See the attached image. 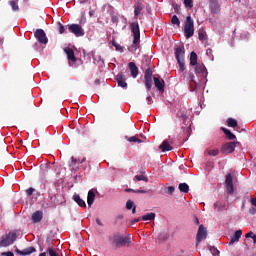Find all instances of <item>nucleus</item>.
<instances>
[{
  "instance_id": "1",
  "label": "nucleus",
  "mask_w": 256,
  "mask_h": 256,
  "mask_svg": "<svg viewBox=\"0 0 256 256\" xmlns=\"http://www.w3.org/2000/svg\"><path fill=\"white\" fill-rule=\"evenodd\" d=\"M175 59L179 66V71L183 73L185 71V63H184V56H185V48L183 45H179L175 47L174 50Z\"/></svg>"
},
{
  "instance_id": "2",
  "label": "nucleus",
  "mask_w": 256,
  "mask_h": 256,
  "mask_svg": "<svg viewBox=\"0 0 256 256\" xmlns=\"http://www.w3.org/2000/svg\"><path fill=\"white\" fill-rule=\"evenodd\" d=\"M131 32L133 33V44L132 48L134 51L140 48V27L138 22H132L130 24Z\"/></svg>"
},
{
  "instance_id": "3",
  "label": "nucleus",
  "mask_w": 256,
  "mask_h": 256,
  "mask_svg": "<svg viewBox=\"0 0 256 256\" xmlns=\"http://www.w3.org/2000/svg\"><path fill=\"white\" fill-rule=\"evenodd\" d=\"M194 33V20L192 19L191 15H188L184 22V36L186 39H190L194 36Z\"/></svg>"
},
{
  "instance_id": "4",
  "label": "nucleus",
  "mask_w": 256,
  "mask_h": 256,
  "mask_svg": "<svg viewBox=\"0 0 256 256\" xmlns=\"http://www.w3.org/2000/svg\"><path fill=\"white\" fill-rule=\"evenodd\" d=\"M112 244L116 248H122V247H125L126 245H130L131 244V236L127 235L126 237H123L120 234H115L112 237Z\"/></svg>"
},
{
  "instance_id": "5",
  "label": "nucleus",
  "mask_w": 256,
  "mask_h": 256,
  "mask_svg": "<svg viewBox=\"0 0 256 256\" xmlns=\"http://www.w3.org/2000/svg\"><path fill=\"white\" fill-rule=\"evenodd\" d=\"M16 239H17L16 233L15 232H9V233L3 235L0 238V247L1 248H7L10 245H13L14 242L16 241Z\"/></svg>"
},
{
  "instance_id": "6",
  "label": "nucleus",
  "mask_w": 256,
  "mask_h": 256,
  "mask_svg": "<svg viewBox=\"0 0 256 256\" xmlns=\"http://www.w3.org/2000/svg\"><path fill=\"white\" fill-rule=\"evenodd\" d=\"M207 237H208L207 228H205L204 225L201 224L198 228L197 235H196V247H198L203 240L207 239Z\"/></svg>"
},
{
  "instance_id": "7",
  "label": "nucleus",
  "mask_w": 256,
  "mask_h": 256,
  "mask_svg": "<svg viewBox=\"0 0 256 256\" xmlns=\"http://www.w3.org/2000/svg\"><path fill=\"white\" fill-rule=\"evenodd\" d=\"M68 31L74 34L76 37H83L85 36V31L79 24H71L68 26Z\"/></svg>"
},
{
  "instance_id": "8",
  "label": "nucleus",
  "mask_w": 256,
  "mask_h": 256,
  "mask_svg": "<svg viewBox=\"0 0 256 256\" xmlns=\"http://www.w3.org/2000/svg\"><path fill=\"white\" fill-rule=\"evenodd\" d=\"M236 144H238V142L224 143L221 147V153L224 155H229V154L233 153L235 151Z\"/></svg>"
},
{
  "instance_id": "9",
  "label": "nucleus",
  "mask_w": 256,
  "mask_h": 256,
  "mask_svg": "<svg viewBox=\"0 0 256 256\" xmlns=\"http://www.w3.org/2000/svg\"><path fill=\"white\" fill-rule=\"evenodd\" d=\"M209 10L213 16L221 13V5L219 4V0H209Z\"/></svg>"
},
{
  "instance_id": "10",
  "label": "nucleus",
  "mask_w": 256,
  "mask_h": 256,
  "mask_svg": "<svg viewBox=\"0 0 256 256\" xmlns=\"http://www.w3.org/2000/svg\"><path fill=\"white\" fill-rule=\"evenodd\" d=\"M64 53L66 54L67 56V60H68V64L70 67L73 66V63H76L77 62V58L75 56V52L74 50H72L71 47H65L64 48Z\"/></svg>"
},
{
  "instance_id": "11",
  "label": "nucleus",
  "mask_w": 256,
  "mask_h": 256,
  "mask_svg": "<svg viewBox=\"0 0 256 256\" xmlns=\"http://www.w3.org/2000/svg\"><path fill=\"white\" fill-rule=\"evenodd\" d=\"M65 202V197L58 193L56 195L50 196V206L57 207L58 205H61Z\"/></svg>"
},
{
  "instance_id": "12",
  "label": "nucleus",
  "mask_w": 256,
  "mask_h": 256,
  "mask_svg": "<svg viewBox=\"0 0 256 256\" xmlns=\"http://www.w3.org/2000/svg\"><path fill=\"white\" fill-rule=\"evenodd\" d=\"M35 37L41 44H47L48 43V37L43 29H37L35 32Z\"/></svg>"
},
{
  "instance_id": "13",
  "label": "nucleus",
  "mask_w": 256,
  "mask_h": 256,
  "mask_svg": "<svg viewBox=\"0 0 256 256\" xmlns=\"http://www.w3.org/2000/svg\"><path fill=\"white\" fill-rule=\"evenodd\" d=\"M195 74L202 78H207L208 70L204 64L195 65Z\"/></svg>"
},
{
  "instance_id": "14",
  "label": "nucleus",
  "mask_w": 256,
  "mask_h": 256,
  "mask_svg": "<svg viewBox=\"0 0 256 256\" xmlns=\"http://www.w3.org/2000/svg\"><path fill=\"white\" fill-rule=\"evenodd\" d=\"M152 70L148 68L145 72V85L148 90H151L153 82H152Z\"/></svg>"
},
{
  "instance_id": "15",
  "label": "nucleus",
  "mask_w": 256,
  "mask_h": 256,
  "mask_svg": "<svg viewBox=\"0 0 256 256\" xmlns=\"http://www.w3.org/2000/svg\"><path fill=\"white\" fill-rule=\"evenodd\" d=\"M225 187H226V190L229 194H233V192H234L233 179H232V176L230 174L226 175Z\"/></svg>"
},
{
  "instance_id": "16",
  "label": "nucleus",
  "mask_w": 256,
  "mask_h": 256,
  "mask_svg": "<svg viewBox=\"0 0 256 256\" xmlns=\"http://www.w3.org/2000/svg\"><path fill=\"white\" fill-rule=\"evenodd\" d=\"M155 87L160 91L161 94L165 91V81L160 79V77H154Z\"/></svg>"
},
{
  "instance_id": "17",
  "label": "nucleus",
  "mask_w": 256,
  "mask_h": 256,
  "mask_svg": "<svg viewBox=\"0 0 256 256\" xmlns=\"http://www.w3.org/2000/svg\"><path fill=\"white\" fill-rule=\"evenodd\" d=\"M16 252H17L19 255H21V256H29V255L35 253V252H36V249H35L34 246H30V247L25 248V249H23V250L17 249Z\"/></svg>"
},
{
  "instance_id": "18",
  "label": "nucleus",
  "mask_w": 256,
  "mask_h": 256,
  "mask_svg": "<svg viewBox=\"0 0 256 256\" xmlns=\"http://www.w3.org/2000/svg\"><path fill=\"white\" fill-rule=\"evenodd\" d=\"M159 148L162 150V152H169L173 150V147L170 145L168 140L162 141V144H160Z\"/></svg>"
},
{
  "instance_id": "19",
  "label": "nucleus",
  "mask_w": 256,
  "mask_h": 256,
  "mask_svg": "<svg viewBox=\"0 0 256 256\" xmlns=\"http://www.w3.org/2000/svg\"><path fill=\"white\" fill-rule=\"evenodd\" d=\"M96 194L93 190H90L87 195V204L89 207H92V205L95 202Z\"/></svg>"
},
{
  "instance_id": "20",
  "label": "nucleus",
  "mask_w": 256,
  "mask_h": 256,
  "mask_svg": "<svg viewBox=\"0 0 256 256\" xmlns=\"http://www.w3.org/2000/svg\"><path fill=\"white\" fill-rule=\"evenodd\" d=\"M43 219V212L42 211H36L32 214V221L33 223H40Z\"/></svg>"
},
{
  "instance_id": "21",
  "label": "nucleus",
  "mask_w": 256,
  "mask_h": 256,
  "mask_svg": "<svg viewBox=\"0 0 256 256\" xmlns=\"http://www.w3.org/2000/svg\"><path fill=\"white\" fill-rule=\"evenodd\" d=\"M242 236V231L239 229L235 232V234L231 237V240L229 242V245H233L236 242H239L240 238Z\"/></svg>"
},
{
  "instance_id": "22",
  "label": "nucleus",
  "mask_w": 256,
  "mask_h": 256,
  "mask_svg": "<svg viewBox=\"0 0 256 256\" xmlns=\"http://www.w3.org/2000/svg\"><path fill=\"white\" fill-rule=\"evenodd\" d=\"M116 80L118 82V86H120L122 88L127 87V83L125 82V76L122 73H120L116 76Z\"/></svg>"
},
{
  "instance_id": "23",
  "label": "nucleus",
  "mask_w": 256,
  "mask_h": 256,
  "mask_svg": "<svg viewBox=\"0 0 256 256\" xmlns=\"http://www.w3.org/2000/svg\"><path fill=\"white\" fill-rule=\"evenodd\" d=\"M73 200L82 208H86L87 207V204L86 202L81 199L80 195L79 194H74L73 195Z\"/></svg>"
},
{
  "instance_id": "24",
  "label": "nucleus",
  "mask_w": 256,
  "mask_h": 256,
  "mask_svg": "<svg viewBox=\"0 0 256 256\" xmlns=\"http://www.w3.org/2000/svg\"><path fill=\"white\" fill-rule=\"evenodd\" d=\"M129 69H130V71H131L132 77H133V78H136V77L138 76V73H139V70H138L136 64L133 63V62H130V63H129Z\"/></svg>"
},
{
  "instance_id": "25",
  "label": "nucleus",
  "mask_w": 256,
  "mask_h": 256,
  "mask_svg": "<svg viewBox=\"0 0 256 256\" xmlns=\"http://www.w3.org/2000/svg\"><path fill=\"white\" fill-rule=\"evenodd\" d=\"M190 66H197L198 65V54L196 52L190 53Z\"/></svg>"
},
{
  "instance_id": "26",
  "label": "nucleus",
  "mask_w": 256,
  "mask_h": 256,
  "mask_svg": "<svg viewBox=\"0 0 256 256\" xmlns=\"http://www.w3.org/2000/svg\"><path fill=\"white\" fill-rule=\"evenodd\" d=\"M221 130L223 131V133L226 135L228 140H235L236 136L227 128L222 127Z\"/></svg>"
},
{
  "instance_id": "27",
  "label": "nucleus",
  "mask_w": 256,
  "mask_h": 256,
  "mask_svg": "<svg viewBox=\"0 0 256 256\" xmlns=\"http://www.w3.org/2000/svg\"><path fill=\"white\" fill-rule=\"evenodd\" d=\"M143 11V8L141 6V3L138 2L137 5L134 6V16L137 19L138 16L141 15V12Z\"/></svg>"
},
{
  "instance_id": "28",
  "label": "nucleus",
  "mask_w": 256,
  "mask_h": 256,
  "mask_svg": "<svg viewBox=\"0 0 256 256\" xmlns=\"http://www.w3.org/2000/svg\"><path fill=\"white\" fill-rule=\"evenodd\" d=\"M125 139H126L128 142H130V143H138V144L143 143V141L138 138V135H135V136H132V137L126 136Z\"/></svg>"
},
{
  "instance_id": "29",
  "label": "nucleus",
  "mask_w": 256,
  "mask_h": 256,
  "mask_svg": "<svg viewBox=\"0 0 256 256\" xmlns=\"http://www.w3.org/2000/svg\"><path fill=\"white\" fill-rule=\"evenodd\" d=\"M156 214L151 212L142 216V221H154Z\"/></svg>"
},
{
  "instance_id": "30",
  "label": "nucleus",
  "mask_w": 256,
  "mask_h": 256,
  "mask_svg": "<svg viewBox=\"0 0 256 256\" xmlns=\"http://www.w3.org/2000/svg\"><path fill=\"white\" fill-rule=\"evenodd\" d=\"M178 189H179V191L182 192V193H188L189 190H190V187H189V185L186 184V183H180V184L178 185Z\"/></svg>"
},
{
  "instance_id": "31",
  "label": "nucleus",
  "mask_w": 256,
  "mask_h": 256,
  "mask_svg": "<svg viewBox=\"0 0 256 256\" xmlns=\"http://www.w3.org/2000/svg\"><path fill=\"white\" fill-rule=\"evenodd\" d=\"M214 209L217 211V212H221V211H224L226 208H225V204L221 203V202H216L214 203Z\"/></svg>"
},
{
  "instance_id": "32",
  "label": "nucleus",
  "mask_w": 256,
  "mask_h": 256,
  "mask_svg": "<svg viewBox=\"0 0 256 256\" xmlns=\"http://www.w3.org/2000/svg\"><path fill=\"white\" fill-rule=\"evenodd\" d=\"M237 125H238L237 120H235V119H233V118H228V119H227V126H228L229 128H236Z\"/></svg>"
},
{
  "instance_id": "33",
  "label": "nucleus",
  "mask_w": 256,
  "mask_h": 256,
  "mask_svg": "<svg viewBox=\"0 0 256 256\" xmlns=\"http://www.w3.org/2000/svg\"><path fill=\"white\" fill-rule=\"evenodd\" d=\"M171 24H172V25H175V26H177V27H180L181 21H180V19H179V17H178L177 15H173V16L171 17Z\"/></svg>"
},
{
  "instance_id": "34",
  "label": "nucleus",
  "mask_w": 256,
  "mask_h": 256,
  "mask_svg": "<svg viewBox=\"0 0 256 256\" xmlns=\"http://www.w3.org/2000/svg\"><path fill=\"white\" fill-rule=\"evenodd\" d=\"M111 44L115 47L116 51L123 52V47L115 39L111 41Z\"/></svg>"
},
{
  "instance_id": "35",
  "label": "nucleus",
  "mask_w": 256,
  "mask_h": 256,
  "mask_svg": "<svg viewBox=\"0 0 256 256\" xmlns=\"http://www.w3.org/2000/svg\"><path fill=\"white\" fill-rule=\"evenodd\" d=\"M10 6L14 12L19 11L18 2L15 0L10 1Z\"/></svg>"
},
{
  "instance_id": "36",
  "label": "nucleus",
  "mask_w": 256,
  "mask_h": 256,
  "mask_svg": "<svg viewBox=\"0 0 256 256\" xmlns=\"http://www.w3.org/2000/svg\"><path fill=\"white\" fill-rule=\"evenodd\" d=\"M85 161V158H83L82 160H77V158H75L74 156L71 157V166L73 165H77L78 164H82Z\"/></svg>"
},
{
  "instance_id": "37",
  "label": "nucleus",
  "mask_w": 256,
  "mask_h": 256,
  "mask_svg": "<svg viewBox=\"0 0 256 256\" xmlns=\"http://www.w3.org/2000/svg\"><path fill=\"white\" fill-rule=\"evenodd\" d=\"M209 156L216 157L219 155V149H209L207 150Z\"/></svg>"
},
{
  "instance_id": "38",
  "label": "nucleus",
  "mask_w": 256,
  "mask_h": 256,
  "mask_svg": "<svg viewBox=\"0 0 256 256\" xmlns=\"http://www.w3.org/2000/svg\"><path fill=\"white\" fill-rule=\"evenodd\" d=\"M134 181H144V182H149V179H148V177H146V176H143V175H137V176H135V178H134Z\"/></svg>"
},
{
  "instance_id": "39",
  "label": "nucleus",
  "mask_w": 256,
  "mask_h": 256,
  "mask_svg": "<svg viewBox=\"0 0 256 256\" xmlns=\"http://www.w3.org/2000/svg\"><path fill=\"white\" fill-rule=\"evenodd\" d=\"M185 8L192 9L193 8V0H184L183 1Z\"/></svg>"
},
{
  "instance_id": "40",
  "label": "nucleus",
  "mask_w": 256,
  "mask_h": 256,
  "mask_svg": "<svg viewBox=\"0 0 256 256\" xmlns=\"http://www.w3.org/2000/svg\"><path fill=\"white\" fill-rule=\"evenodd\" d=\"M198 39H199L200 41L206 40V34H205L204 30H199V31H198Z\"/></svg>"
},
{
  "instance_id": "41",
  "label": "nucleus",
  "mask_w": 256,
  "mask_h": 256,
  "mask_svg": "<svg viewBox=\"0 0 256 256\" xmlns=\"http://www.w3.org/2000/svg\"><path fill=\"white\" fill-rule=\"evenodd\" d=\"M47 252L49 253L50 256H59V254L52 247H49L47 249Z\"/></svg>"
},
{
  "instance_id": "42",
  "label": "nucleus",
  "mask_w": 256,
  "mask_h": 256,
  "mask_svg": "<svg viewBox=\"0 0 256 256\" xmlns=\"http://www.w3.org/2000/svg\"><path fill=\"white\" fill-rule=\"evenodd\" d=\"M169 239V234L168 233H160V240L162 241H167Z\"/></svg>"
},
{
  "instance_id": "43",
  "label": "nucleus",
  "mask_w": 256,
  "mask_h": 256,
  "mask_svg": "<svg viewBox=\"0 0 256 256\" xmlns=\"http://www.w3.org/2000/svg\"><path fill=\"white\" fill-rule=\"evenodd\" d=\"M187 81H192L194 84H196L195 75L192 74V73H188V75H187Z\"/></svg>"
},
{
  "instance_id": "44",
  "label": "nucleus",
  "mask_w": 256,
  "mask_h": 256,
  "mask_svg": "<svg viewBox=\"0 0 256 256\" xmlns=\"http://www.w3.org/2000/svg\"><path fill=\"white\" fill-rule=\"evenodd\" d=\"M134 207V202L131 201V200H128L127 203H126V208L128 210L132 209Z\"/></svg>"
},
{
  "instance_id": "45",
  "label": "nucleus",
  "mask_w": 256,
  "mask_h": 256,
  "mask_svg": "<svg viewBox=\"0 0 256 256\" xmlns=\"http://www.w3.org/2000/svg\"><path fill=\"white\" fill-rule=\"evenodd\" d=\"M175 192V187H173V186H170V187H168V188H166V193H168V194H173Z\"/></svg>"
},
{
  "instance_id": "46",
  "label": "nucleus",
  "mask_w": 256,
  "mask_h": 256,
  "mask_svg": "<svg viewBox=\"0 0 256 256\" xmlns=\"http://www.w3.org/2000/svg\"><path fill=\"white\" fill-rule=\"evenodd\" d=\"M206 55L208 56V57H213V50H212V48H207V50H206Z\"/></svg>"
},
{
  "instance_id": "47",
  "label": "nucleus",
  "mask_w": 256,
  "mask_h": 256,
  "mask_svg": "<svg viewBox=\"0 0 256 256\" xmlns=\"http://www.w3.org/2000/svg\"><path fill=\"white\" fill-rule=\"evenodd\" d=\"M210 252L212 253V255L219 254V250H217L215 247H210Z\"/></svg>"
},
{
  "instance_id": "48",
  "label": "nucleus",
  "mask_w": 256,
  "mask_h": 256,
  "mask_svg": "<svg viewBox=\"0 0 256 256\" xmlns=\"http://www.w3.org/2000/svg\"><path fill=\"white\" fill-rule=\"evenodd\" d=\"M59 26H60V28H59L60 34H64L65 33V26L61 23H59Z\"/></svg>"
},
{
  "instance_id": "49",
  "label": "nucleus",
  "mask_w": 256,
  "mask_h": 256,
  "mask_svg": "<svg viewBox=\"0 0 256 256\" xmlns=\"http://www.w3.org/2000/svg\"><path fill=\"white\" fill-rule=\"evenodd\" d=\"M34 191H35V189L29 188V189L26 191V193H27L28 196H31V195L34 193Z\"/></svg>"
},
{
  "instance_id": "50",
  "label": "nucleus",
  "mask_w": 256,
  "mask_h": 256,
  "mask_svg": "<svg viewBox=\"0 0 256 256\" xmlns=\"http://www.w3.org/2000/svg\"><path fill=\"white\" fill-rule=\"evenodd\" d=\"M255 234L253 232H249L245 235L246 239L253 238Z\"/></svg>"
},
{
  "instance_id": "51",
  "label": "nucleus",
  "mask_w": 256,
  "mask_h": 256,
  "mask_svg": "<svg viewBox=\"0 0 256 256\" xmlns=\"http://www.w3.org/2000/svg\"><path fill=\"white\" fill-rule=\"evenodd\" d=\"M249 213L252 214V215H255V214H256V208L251 207V208L249 209Z\"/></svg>"
},
{
  "instance_id": "52",
  "label": "nucleus",
  "mask_w": 256,
  "mask_h": 256,
  "mask_svg": "<svg viewBox=\"0 0 256 256\" xmlns=\"http://www.w3.org/2000/svg\"><path fill=\"white\" fill-rule=\"evenodd\" d=\"M139 221H141V218H135L131 221V224L135 225V223H139Z\"/></svg>"
},
{
  "instance_id": "53",
  "label": "nucleus",
  "mask_w": 256,
  "mask_h": 256,
  "mask_svg": "<svg viewBox=\"0 0 256 256\" xmlns=\"http://www.w3.org/2000/svg\"><path fill=\"white\" fill-rule=\"evenodd\" d=\"M96 223H97V225H99L100 227H103V222L100 220V218H97L96 219Z\"/></svg>"
},
{
  "instance_id": "54",
  "label": "nucleus",
  "mask_w": 256,
  "mask_h": 256,
  "mask_svg": "<svg viewBox=\"0 0 256 256\" xmlns=\"http://www.w3.org/2000/svg\"><path fill=\"white\" fill-rule=\"evenodd\" d=\"M133 193H142V194H145V193H147V191L146 190H134L133 191Z\"/></svg>"
},
{
  "instance_id": "55",
  "label": "nucleus",
  "mask_w": 256,
  "mask_h": 256,
  "mask_svg": "<svg viewBox=\"0 0 256 256\" xmlns=\"http://www.w3.org/2000/svg\"><path fill=\"white\" fill-rule=\"evenodd\" d=\"M4 256H14L13 252L8 251L3 253Z\"/></svg>"
},
{
  "instance_id": "56",
  "label": "nucleus",
  "mask_w": 256,
  "mask_h": 256,
  "mask_svg": "<svg viewBox=\"0 0 256 256\" xmlns=\"http://www.w3.org/2000/svg\"><path fill=\"white\" fill-rule=\"evenodd\" d=\"M147 103L151 105L153 103V99L151 96L147 97Z\"/></svg>"
},
{
  "instance_id": "57",
  "label": "nucleus",
  "mask_w": 256,
  "mask_h": 256,
  "mask_svg": "<svg viewBox=\"0 0 256 256\" xmlns=\"http://www.w3.org/2000/svg\"><path fill=\"white\" fill-rule=\"evenodd\" d=\"M111 21H112V23H117L118 22L117 16H112Z\"/></svg>"
},
{
  "instance_id": "58",
  "label": "nucleus",
  "mask_w": 256,
  "mask_h": 256,
  "mask_svg": "<svg viewBox=\"0 0 256 256\" xmlns=\"http://www.w3.org/2000/svg\"><path fill=\"white\" fill-rule=\"evenodd\" d=\"M89 16L94 17L95 16V10H90L89 11Z\"/></svg>"
},
{
  "instance_id": "59",
  "label": "nucleus",
  "mask_w": 256,
  "mask_h": 256,
  "mask_svg": "<svg viewBox=\"0 0 256 256\" xmlns=\"http://www.w3.org/2000/svg\"><path fill=\"white\" fill-rule=\"evenodd\" d=\"M194 223H195L196 225H200V221H199V218H198V217H195Z\"/></svg>"
},
{
  "instance_id": "60",
  "label": "nucleus",
  "mask_w": 256,
  "mask_h": 256,
  "mask_svg": "<svg viewBox=\"0 0 256 256\" xmlns=\"http://www.w3.org/2000/svg\"><path fill=\"white\" fill-rule=\"evenodd\" d=\"M251 204H252L253 206H256V198H252V199H251Z\"/></svg>"
},
{
  "instance_id": "61",
  "label": "nucleus",
  "mask_w": 256,
  "mask_h": 256,
  "mask_svg": "<svg viewBox=\"0 0 256 256\" xmlns=\"http://www.w3.org/2000/svg\"><path fill=\"white\" fill-rule=\"evenodd\" d=\"M253 243L256 244V234L252 237Z\"/></svg>"
},
{
  "instance_id": "62",
  "label": "nucleus",
  "mask_w": 256,
  "mask_h": 256,
  "mask_svg": "<svg viewBox=\"0 0 256 256\" xmlns=\"http://www.w3.org/2000/svg\"><path fill=\"white\" fill-rule=\"evenodd\" d=\"M132 213L135 214L136 213V206L133 207L132 209Z\"/></svg>"
},
{
  "instance_id": "63",
  "label": "nucleus",
  "mask_w": 256,
  "mask_h": 256,
  "mask_svg": "<svg viewBox=\"0 0 256 256\" xmlns=\"http://www.w3.org/2000/svg\"><path fill=\"white\" fill-rule=\"evenodd\" d=\"M125 191H126V192H132V193H133V191H135V190H133V189H126Z\"/></svg>"
},
{
  "instance_id": "64",
  "label": "nucleus",
  "mask_w": 256,
  "mask_h": 256,
  "mask_svg": "<svg viewBox=\"0 0 256 256\" xmlns=\"http://www.w3.org/2000/svg\"><path fill=\"white\" fill-rule=\"evenodd\" d=\"M39 256H46V252H42Z\"/></svg>"
}]
</instances>
